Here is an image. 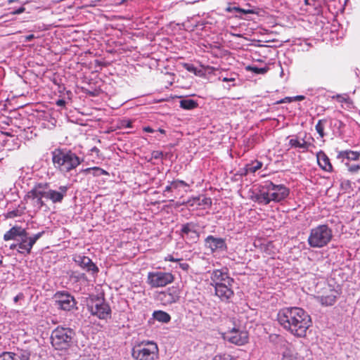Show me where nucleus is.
Wrapping results in <instances>:
<instances>
[{
	"instance_id": "nucleus-39",
	"label": "nucleus",
	"mask_w": 360,
	"mask_h": 360,
	"mask_svg": "<svg viewBox=\"0 0 360 360\" xmlns=\"http://www.w3.org/2000/svg\"><path fill=\"white\" fill-rule=\"evenodd\" d=\"M227 11H238V12H240L243 13H252V11H245L244 9L238 8V7L228 8Z\"/></svg>"
},
{
	"instance_id": "nucleus-13",
	"label": "nucleus",
	"mask_w": 360,
	"mask_h": 360,
	"mask_svg": "<svg viewBox=\"0 0 360 360\" xmlns=\"http://www.w3.org/2000/svg\"><path fill=\"white\" fill-rule=\"evenodd\" d=\"M211 285L214 287L227 283L228 285H233V279L229 276L226 269H216L212 272L211 274Z\"/></svg>"
},
{
	"instance_id": "nucleus-25",
	"label": "nucleus",
	"mask_w": 360,
	"mask_h": 360,
	"mask_svg": "<svg viewBox=\"0 0 360 360\" xmlns=\"http://www.w3.org/2000/svg\"><path fill=\"white\" fill-rule=\"evenodd\" d=\"M338 158H346L349 160H358L360 158V152L346 150L339 152Z\"/></svg>"
},
{
	"instance_id": "nucleus-33",
	"label": "nucleus",
	"mask_w": 360,
	"mask_h": 360,
	"mask_svg": "<svg viewBox=\"0 0 360 360\" xmlns=\"http://www.w3.org/2000/svg\"><path fill=\"white\" fill-rule=\"evenodd\" d=\"M246 70H250L255 74L264 75L267 72L269 68L266 67L257 68L256 66H248Z\"/></svg>"
},
{
	"instance_id": "nucleus-30",
	"label": "nucleus",
	"mask_w": 360,
	"mask_h": 360,
	"mask_svg": "<svg viewBox=\"0 0 360 360\" xmlns=\"http://www.w3.org/2000/svg\"><path fill=\"white\" fill-rule=\"evenodd\" d=\"M263 164L260 161H255L252 164L248 165L246 167L247 173H255L258 169H261Z\"/></svg>"
},
{
	"instance_id": "nucleus-15",
	"label": "nucleus",
	"mask_w": 360,
	"mask_h": 360,
	"mask_svg": "<svg viewBox=\"0 0 360 360\" xmlns=\"http://www.w3.org/2000/svg\"><path fill=\"white\" fill-rule=\"evenodd\" d=\"M46 184V199L50 200L53 203L61 202L65 196L68 187L65 186H61L59 187V191H55L50 188L49 184Z\"/></svg>"
},
{
	"instance_id": "nucleus-38",
	"label": "nucleus",
	"mask_w": 360,
	"mask_h": 360,
	"mask_svg": "<svg viewBox=\"0 0 360 360\" xmlns=\"http://www.w3.org/2000/svg\"><path fill=\"white\" fill-rule=\"evenodd\" d=\"M347 166L348 167V171L351 173H356L360 169V165H349L347 164Z\"/></svg>"
},
{
	"instance_id": "nucleus-11",
	"label": "nucleus",
	"mask_w": 360,
	"mask_h": 360,
	"mask_svg": "<svg viewBox=\"0 0 360 360\" xmlns=\"http://www.w3.org/2000/svg\"><path fill=\"white\" fill-rule=\"evenodd\" d=\"M89 309L91 314L101 319H107L110 314V308L108 304L100 298L93 300L91 304L89 306Z\"/></svg>"
},
{
	"instance_id": "nucleus-12",
	"label": "nucleus",
	"mask_w": 360,
	"mask_h": 360,
	"mask_svg": "<svg viewBox=\"0 0 360 360\" xmlns=\"http://www.w3.org/2000/svg\"><path fill=\"white\" fill-rule=\"evenodd\" d=\"M58 307L65 311H70L76 306V301L72 295L68 292H58L55 295Z\"/></svg>"
},
{
	"instance_id": "nucleus-40",
	"label": "nucleus",
	"mask_w": 360,
	"mask_h": 360,
	"mask_svg": "<svg viewBox=\"0 0 360 360\" xmlns=\"http://www.w3.org/2000/svg\"><path fill=\"white\" fill-rule=\"evenodd\" d=\"M184 67H185V68H186L188 71H189V72H193V73H194V74H195V75H196L197 69H196V68H195V67H194V65H191V64H187V63H186V64H185V65H184Z\"/></svg>"
},
{
	"instance_id": "nucleus-56",
	"label": "nucleus",
	"mask_w": 360,
	"mask_h": 360,
	"mask_svg": "<svg viewBox=\"0 0 360 360\" xmlns=\"http://www.w3.org/2000/svg\"><path fill=\"white\" fill-rule=\"evenodd\" d=\"M158 156V154H156V155H155V158H157Z\"/></svg>"
},
{
	"instance_id": "nucleus-20",
	"label": "nucleus",
	"mask_w": 360,
	"mask_h": 360,
	"mask_svg": "<svg viewBox=\"0 0 360 360\" xmlns=\"http://www.w3.org/2000/svg\"><path fill=\"white\" fill-rule=\"evenodd\" d=\"M181 231L183 237L189 238L193 240H197L199 237L196 231V224L193 222L182 225Z\"/></svg>"
},
{
	"instance_id": "nucleus-36",
	"label": "nucleus",
	"mask_w": 360,
	"mask_h": 360,
	"mask_svg": "<svg viewBox=\"0 0 360 360\" xmlns=\"http://www.w3.org/2000/svg\"><path fill=\"white\" fill-rule=\"evenodd\" d=\"M14 353L3 352L0 354V360H15Z\"/></svg>"
},
{
	"instance_id": "nucleus-48",
	"label": "nucleus",
	"mask_w": 360,
	"mask_h": 360,
	"mask_svg": "<svg viewBox=\"0 0 360 360\" xmlns=\"http://www.w3.org/2000/svg\"><path fill=\"white\" fill-rule=\"evenodd\" d=\"M178 183L180 186H189V185L186 182L182 180H178Z\"/></svg>"
},
{
	"instance_id": "nucleus-37",
	"label": "nucleus",
	"mask_w": 360,
	"mask_h": 360,
	"mask_svg": "<svg viewBox=\"0 0 360 360\" xmlns=\"http://www.w3.org/2000/svg\"><path fill=\"white\" fill-rule=\"evenodd\" d=\"M336 99L340 103H350L349 98L347 95L343 94V95H337Z\"/></svg>"
},
{
	"instance_id": "nucleus-2",
	"label": "nucleus",
	"mask_w": 360,
	"mask_h": 360,
	"mask_svg": "<svg viewBox=\"0 0 360 360\" xmlns=\"http://www.w3.org/2000/svg\"><path fill=\"white\" fill-rule=\"evenodd\" d=\"M51 155L54 167L63 175L75 169L82 161L70 150L57 148L51 153Z\"/></svg>"
},
{
	"instance_id": "nucleus-42",
	"label": "nucleus",
	"mask_w": 360,
	"mask_h": 360,
	"mask_svg": "<svg viewBox=\"0 0 360 360\" xmlns=\"http://www.w3.org/2000/svg\"><path fill=\"white\" fill-rule=\"evenodd\" d=\"M24 298V295L22 293L18 294L13 299L14 302H18L20 300H22Z\"/></svg>"
},
{
	"instance_id": "nucleus-9",
	"label": "nucleus",
	"mask_w": 360,
	"mask_h": 360,
	"mask_svg": "<svg viewBox=\"0 0 360 360\" xmlns=\"http://www.w3.org/2000/svg\"><path fill=\"white\" fill-rule=\"evenodd\" d=\"M44 231H41L32 236H29L28 233L25 230V233H23L18 240V252L20 254H30L33 245L44 235Z\"/></svg>"
},
{
	"instance_id": "nucleus-49",
	"label": "nucleus",
	"mask_w": 360,
	"mask_h": 360,
	"mask_svg": "<svg viewBox=\"0 0 360 360\" xmlns=\"http://www.w3.org/2000/svg\"><path fill=\"white\" fill-rule=\"evenodd\" d=\"M143 130H144L145 131H146V132H149V133H152V132H153V131H154V130H153L152 128H150V127H144V128H143Z\"/></svg>"
},
{
	"instance_id": "nucleus-23",
	"label": "nucleus",
	"mask_w": 360,
	"mask_h": 360,
	"mask_svg": "<svg viewBox=\"0 0 360 360\" xmlns=\"http://www.w3.org/2000/svg\"><path fill=\"white\" fill-rule=\"evenodd\" d=\"M317 162L320 167L326 172H332L333 166L328 157L323 151H319L316 154Z\"/></svg>"
},
{
	"instance_id": "nucleus-5",
	"label": "nucleus",
	"mask_w": 360,
	"mask_h": 360,
	"mask_svg": "<svg viewBox=\"0 0 360 360\" xmlns=\"http://www.w3.org/2000/svg\"><path fill=\"white\" fill-rule=\"evenodd\" d=\"M158 345L153 341H143L135 345L131 356L136 360H155L158 356Z\"/></svg>"
},
{
	"instance_id": "nucleus-28",
	"label": "nucleus",
	"mask_w": 360,
	"mask_h": 360,
	"mask_svg": "<svg viewBox=\"0 0 360 360\" xmlns=\"http://www.w3.org/2000/svg\"><path fill=\"white\" fill-rule=\"evenodd\" d=\"M198 103L192 99H184L180 101V107L186 110H192L196 108Z\"/></svg>"
},
{
	"instance_id": "nucleus-3",
	"label": "nucleus",
	"mask_w": 360,
	"mask_h": 360,
	"mask_svg": "<svg viewBox=\"0 0 360 360\" xmlns=\"http://www.w3.org/2000/svg\"><path fill=\"white\" fill-rule=\"evenodd\" d=\"M289 195V190L285 186L276 185L271 181H266L262 186L259 193L255 195L257 202L267 205L271 201L280 202Z\"/></svg>"
},
{
	"instance_id": "nucleus-26",
	"label": "nucleus",
	"mask_w": 360,
	"mask_h": 360,
	"mask_svg": "<svg viewBox=\"0 0 360 360\" xmlns=\"http://www.w3.org/2000/svg\"><path fill=\"white\" fill-rule=\"evenodd\" d=\"M212 201L210 198L203 197L201 198L200 197L193 198L192 200H188L187 204L191 206L194 205H211Z\"/></svg>"
},
{
	"instance_id": "nucleus-51",
	"label": "nucleus",
	"mask_w": 360,
	"mask_h": 360,
	"mask_svg": "<svg viewBox=\"0 0 360 360\" xmlns=\"http://www.w3.org/2000/svg\"><path fill=\"white\" fill-rule=\"evenodd\" d=\"M304 98V97L303 96H297L296 97L294 98V100L302 101Z\"/></svg>"
},
{
	"instance_id": "nucleus-53",
	"label": "nucleus",
	"mask_w": 360,
	"mask_h": 360,
	"mask_svg": "<svg viewBox=\"0 0 360 360\" xmlns=\"http://www.w3.org/2000/svg\"><path fill=\"white\" fill-rule=\"evenodd\" d=\"M23 10H24V8H20V9H19V10L17 11V13H20L22 12V11H23Z\"/></svg>"
},
{
	"instance_id": "nucleus-6",
	"label": "nucleus",
	"mask_w": 360,
	"mask_h": 360,
	"mask_svg": "<svg viewBox=\"0 0 360 360\" xmlns=\"http://www.w3.org/2000/svg\"><path fill=\"white\" fill-rule=\"evenodd\" d=\"M46 184L39 183L36 184L25 195V200L30 204L34 212H38L44 205V199H46Z\"/></svg>"
},
{
	"instance_id": "nucleus-44",
	"label": "nucleus",
	"mask_w": 360,
	"mask_h": 360,
	"mask_svg": "<svg viewBox=\"0 0 360 360\" xmlns=\"http://www.w3.org/2000/svg\"><path fill=\"white\" fill-rule=\"evenodd\" d=\"M179 266L184 271L188 270L189 265L187 263H179Z\"/></svg>"
},
{
	"instance_id": "nucleus-50",
	"label": "nucleus",
	"mask_w": 360,
	"mask_h": 360,
	"mask_svg": "<svg viewBox=\"0 0 360 360\" xmlns=\"http://www.w3.org/2000/svg\"><path fill=\"white\" fill-rule=\"evenodd\" d=\"M172 189V185L171 184H169V185L167 186L165 191H164V193H166V192H169L171 191Z\"/></svg>"
},
{
	"instance_id": "nucleus-4",
	"label": "nucleus",
	"mask_w": 360,
	"mask_h": 360,
	"mask_svg": "<svg viewBox=\"0 0 360 360\" xmlns=\"http://www.w3.org/2000/svg\"><path fill=\"white\" fill-rule=\"evenodd\" d=\"M333 231L327 225H319L312 229L308 238V243L311 248H320L326 246L331 240Z\"/></svg>"
},
{
	"instance_id": "nucleus-31",
	"label": "nucleus",
	"mask_w": 360,
	"mask_h": 360,
	"mask_svg": "<svg viewBox=\"0 0 360 360\" xmlns=\"http://www.w3.org/2000/svg\"><path fill=\"white\" fill-rule=\"evenodd\" d=\"M83 172L86 174H89L91 172H93V174L94 176H101V175L107 174V172L105 170H103L99 167L86 168V169H84Z\"/></svg>"
},
{
	"instance_id": "nucleus-52",
	"label": "nucleus",
	"mask_w": 360,
	"mask_h": 360,
	"mask_svg": "<svg viewBox=\"0 0 360 360\" xmlns=\"http://www.w3.org/2000/svg\"><path fill=\"white\" fill-rule=\"evenodd\" d=\"M234 78H227V77H224L222 79V81L223 82H229V81H234Z\"/></svg>"
},
{
	"instance_id": "nucleus-21",
	"label": "nucleus",
	"mask_w": 360,
	"mask_h": 360,
	"mask_svg": "<svg viewBox=\"0 0 360 360\" xmlns=\"http://www.w3.org/2000/svg\"><path fill=\"white\" fill-rule=\"evenodd\" d=\"M282 360H303V357L299 354L294 345L288 344L283 352Z\"/></svg>"
},
{
	"instance_id": "nucleus-43",
	"label": "nucleus",
	"mask_w": 360,
	"mask_h": 360,
	"mask_svg": "<svg viewBox=\"0 0 360 360\" xmlns=\"http://www.w3.org/2000/svg\"><path fill=\"white\" fill-rule=\"evenodd\" d=\"M66 104V102L63 99H59L56 101V105L60 107H63Z\"/></svg>"
},
{
	"instance_id": "nucleus-47",
	"label": "nucleus",
	"mask_w": 360,
	"mask_h": 360,
	"mask_svg": "<svg viewBox=\"0 0 360 360\" xmlns=\"http://www.w3.org/2000/svg\"><path fill=\"white\" fill-rule=\"evenodd\" d=\"M10 249L13 250H18V242L16 243L11 244L10 245Z\"/></svg>"
},
{
	"instance_id": "nucleus-17",
	"label": "nucleus",
	"mask_w": 360,
	"mask_h": 360,
	"mask_svg": "<svg viewBox=\"0 0 360 360\" xmlns=\"http://www.w3.org/2000/svg\"><path fill=\"white\" fill-rule=\"evenodd\" d=\"M338 295L339 293L337 290L330 289L326 294L316 297V299L321 305L328 307L332 306L335 303Z\"/></svg>"
},
{
	"instance_id": "nucleus-46",
	"label": "nucleus",
	"mask_w": 360,
	"mask_h": 360,
	"mask_svg": "<svg viewBox=\"0 0 360 360\" xmlns=\"http://www.w3.org/2000/svg\"><path fill=\"white\" fill-rule=\"evenodd\" d=\"M34 38H35V37H34V34H29V35L25 37V41H32Z\"/></svg>"
},
{
	"instance_id": "nucleus-10",
	"label": "nucleus",
	"mask_w": 360,
	"mask_h": 360,
	"mask_svg": "<svg viewBox=\"0 0 360 360\" xmlns=\"http://www.w3.org/2000/svg\"><path fill=\"white\" fill-rule=\"evenodd\" d=\"M233 324L234 326L224 334V338L238 345H243L248 342V332L245 330H241L235 323Z\"/></svg>"
},
{
	"instance_id": "nucleus-32",
	"label": "nucleus",
	"mask_w": 360,
	"mask_h": 360,
	"mask_svg": "<svg viewBox=\"0 0 360 360\" xmlns=\"http://www.w3.org/2000/svg\"><path fill=\"white\" fill-rule=\"evenodd\" d=\"M326 122V120H320L316 124V130L317 133L319 134V136L323 138L325 136L324 134V127H325V123Z\"/></svg>"
},
{
	"instance_id": "nucleus-58",
	"label": "nucleus",
	"mask_w": 360,
	"mask_h": 360,
	"mask_svg": "<svg viewBox=\"0 0 360 360\" xmlns=\"http://www.w3.org/2000/svg\"><path fill=\"white\" fill-rule=\"evenodd\" d=\"M307 1H308V0H305V3H306V4H307Z\"/></svg>"
},
{
	"instance_id": "nucleus-45",
	"label": "nucleus",
	"mask_w": 360,
	"mask_h": 360,
	"mask_svg": "<svg viewBox=\"0 0 360 360\" xmlns=\"http://www.w3.org/2000/svg\"><path fill=\"white\" fill-rule=\"evenodd\" d=\"M170 184L172 185V188H177L178 187L180 186L178 183V180L173 181L170 182Z\"/></svg>"
},
{
	"instance_id": "nucleus-18",
	"label": "nucleus",
	"mask_w": 360,
	"mask_h": 360,
	"mask_svg": "<svg viewBox=\"0 0 360 360\" xmlns=\"http://www.w3.org/2000/svg\"><path fill=\"white\" fill-rule=\"evenodd\" d=\"M232 285H233L224 283L222 285L214 287L215 295L219 297L221 301L229 300L233 295Z\"/></svg>"
},
{
	"instance_id": "nucleus-1",
	"label": "nucleus",
	"mask_w": 360,
	"mask_h": 360,
	"mask_svg": "<svg viewBox=\"0 0 360 360\" xmlns=\"http://www.w3.org/2000/svg\"><path fill=\"white\" fill-rule=\"evenodd\" d=\"M278 321L285 330L297 337H304L311 324L310 316L300 307L283 309L278 314Z\"/></svg>"
},
{
	"instance_id": "nucleus-34",
	"label": "nucleus",
	"mask_w": 360,
	"mask_h": 360,
	"mask_svg": "<svg viewBox=\"0 0 360 360\" xmlns=\"http://www.w3.org/2000/svg\"><path fill=\"white\" fill-rule=\"evenodd\" d=\"M15 360H30V354L27 351H22L19 354H14Z\"/></svg>"
},
{
	"instance_id": "nucleus-7",
	"label": "nucleus",
	"mask_w": 360,
	"mask_h": 360,
	"mask_svg": "<svg viewBox=\"0 0 360 360\" xmlns=\"http://www.w3.org/2000/svg\"><path fill=\"white\" fill-rule=\"evenodd\" d=\"M72 335L73 332L70 328L58 327L51 335L53 347L58 350L68 349L71 345Z\"/></svg>"
},
{
	"instance_id": "nucleus-41",
	"label": "nucleus",
	"mask_w": 360,
	"mask_h": 360,
	"mask_svg": "<svg viewBox=\"0 0 360 360\" xmlns=\"http://www.w3.org/2000/svg\"><path fill=\"white\" fill-rule=\"evenodd\" d=\"M165 261H170V262H179L180 261L181 259H175L174 258V257L172 255H167L166 257H165Z\"/></svg>"
},
{
	"instance_id": "nucleus-55",
	"label": "nucleus",
	"mask_w": 360,
	"mask_h": 360,
	"mask_svg": "<svg viewBox=\"0 0 360 360\" xmlns=\"http://www.w3.org/2000/svg\"><path fill=\"white\" fill-rule=\"evenodd\" d=\"M93 150H94V151H96V150H98V149H97L96 148H93Z\"/></svg>"
},
{
	"instance_id": "nucleus-8",
	"label": "nucleus",
	"mask_w": 360,
	"mask_h": 360,
	"mask_svg": "<svg viewBox=\"0 0 360 360\" xmlns=\"http://www.w3.org/2000/svg\"><path fill=\"white\" fill-rule=\"evenodd\" d=\"M174 276L169 272L150 271L147 276V283L151 288H161L172 283Z\"/></svg>"
},
{
	"instance_id": "nucleus-29",
	"label": "nucleus",
	"mask_w": 360,
	"mask_h": 360,
	"mask_svg": "<svg viewBox=\"0 0 360 360\" xmlns=\"http://www.w3.org/2000/svg\"><path fill=\"white\" fill-rule=\"evenodd\" d=\"M25 210V207L24 206H18V208L8 212L6 214V217L12 219L17 217H20L24 214Z\"/></svg>"
},
{
	"instance_id": "nucleus-16",
	"label": "nucleus",
	"mask_w": 360,
	"mask_h": 360,
	"mask_svg": "<svg viewBox=\"0 0 360 360\" xmlns=\"http://www.w3.org/2000/svg\"><path fill=\"white\" fill-rule=\"evenodd\" d=\"M158 299L163 304H170L176 302L179 299V292L176 288H169L167 290L162 292L158 295Z\"/></svg>"
},
{
	"instance_id": "nucleus-27",
	"label": "nucleus",
	"mask_w": 360,
	"mask_h": 360,
	"mask_svg": "<svg viewBox=\"0 0 360 360\" xmlns=\"http://www.w3.org/2000/svg\"><path fill=\"white\" fill-rule=\"evenodd\" d=\"M153 318L162 323H168L171 317L169 314L163 311H155L153 314Z\"/></svg>"
},
{
	"instance_id": "nucleus-19",
	"label": "nucleus",
	"mask_w": 360,
	"mask_h": 360,
	"mask_svg": "<svg viewBox=\"0 0 360 360\" xmlns=\"http://www.w3.org/2000/svg\"><path fill=\"white\" fill-rule=\"evenodd\" d=\"M75 262L82 269L87 271L96 273L98 271V267L92 262L91 259L86 256L78 255L75 257Z\"/></svg>"
},
{
	"instance_id": "nucleus-54",
	"label": "nucleus",
	"mask_w": 360,
	"mask_h": 360,
	"mask_svg": "<svg viewBox=\"0 0 360 360\" xmlns=\"http://www.w3.org/2000/svg\"><path fill=\"white\" fill-rule=\"evenodd\" d=\"M159 131H160V133H162V134L165 133V130L164 129H160Z\"/></svg>"
},
{
	"instance_id": "nucleus-14",
	"label": "nucleus",
	"mask_w": 360,
	"mask_h": 360,
	"mask_svg": "<svg viewBox=\"0 0 360 360\" xmlns=\"http://www.w3.org/2000/svg\"><path fill=\"white\" fill-rule=\"evenodd\" d=\"M205 246L210 249L212 252H223L227 250L225 240L213 236H208L205 239Z\"/></svg>"
},
{
	"instance_id": "nucleus-22",
	"label": "nucleus",
	"mask_w": 360,
	"mask_h": 360,
	"mask_svg": "<svg viewBox=\"0 0 360 360\" xmlns=\"http://www.w3.org/2000/svg\"><path fill=\"white\" fill-rule=\"evenodd\" d=\"M25 229L20 226H14L6 231L4 235V240L5 241L14 240H18L20 237L25 233Z\"/></svg>"
},
{
	"instance_id": "nucleus-24",
	"label": "nucleus",
	"mask_w": 360,
	"mask_h": 360,
	"mask_svg": "<svg viewBox=\"0 0 360 360\" xmlns=\"http://www.w3.org/2000/svg\"><path fill=\"white\" fill-rule=\"evenodd\" d=\"M289 145L292 148H301V149L303 150V151L308 150L309 148H310V146H313V144L306 141L304 139H302V141H300L297 138H293V139H290Z\"/></svg>"
},
{
	"instance_id": "nucleus-35",
	"label": "nucleus",
	"mask_w": 360,
	"mask_h": 360,
	"mask_svg": "<svg viewBox=\"0 0 360 360\" xmlns=\"http://www.w3.org/2000/svg\"><path fill=\"white\" fill-rule=\"evenodd\" d=\"M212 360H234V359L231 355L223 353L215 355Z\"/></svg>"
},
{
	"instance_id": "nucleus-57",
	"label": "nucleus",
	"mask_w": 360,
	"mask_h": 360,
	"mask_svg": "<svg viewBox=\"0 0 360 360\" xmlns=\"http://www.w3.org/2000/svg\"><path fill=\"white\" fill-rule=\"evenodd\" d=\"M158 156V154H156V155H155V158H157Z\"/></svg>"
}]
</instances>
